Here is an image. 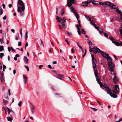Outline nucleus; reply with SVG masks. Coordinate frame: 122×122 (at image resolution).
<instances>
[{
	"label": "nucleus",
	"instance_id": "nucleus-15",
	"mask_svg": "<svg viewBox=\"0 0 122 122\" xmlns=\"http://www.w3.org/2000/svg\"><path fill=\"white\" fill-rule=\"evenodd\" d=\"M77 20L78 21V23L79 25L77 24L76 26L77 28V29H81V28H80V27H81V26L80 25V20Z\"/></svg>",
	"mask_w": 122,
	"mask_h": 122
},
{
	"label": "nucleus",
	"instance_id": "nucleus-29",
	"mask_svg": "<svg viewBox=\"0 0 122 122\" xmlns=\"http://www.w3.org/2000/svg\"><path fill=\"white\" fill-rule=\"evenodd\" d=\"M61 24L63 28H65L66 27L64 23V22H61Z\"/></svg>",
	"mask_w": 122,
	"mask_h": 122
},
{
	"label": "nucleus",
	"instance_id": "nucleus-40",
	"mask_svg": "<svg viewBox=\"0 0 122 122\" xmlns=\"http://www.w3.org/2000/svg\"><path fill=\"white\" fill-rule=\"evenodd\" d=\"M84 16L87 19H88L89 20H90L91 19V18L88 16H87V15H84Z\"/></svg>",
	"mask_w": 122,
	"mask_h": 122
},
{
	"label": "nucleus",
	"instance_id": "nucleus-3",
	"mask_svg": "<svg viewBox=\"0 0 122 122\" xmlns=\"http://www.w3.org/2000/svg\"><path fill=\"white\" fill-rule=\"evenodd\" d=\"M113 95H116L118 94L119 92V89L118 85H115L114 89L112 91Z\"/></svg>",
	"mask_w": 122,
	"mask_h": 122
},
{
	"label": "nucleus",
	"instance_id": "nucleus-33",
	"mask_svg": "<svg viewBox=\"0 0 122 122\" xmlns=\"http://www.w3.org/2000/svg\"><path fill=\"white\" fill-rule=\"evenodd\" d=\"M89 21H90L91 24L93 25L95 24V23L93 20H91L90 19L89 20Z\"/></svg>",
	"mask_w": 122,
	"mask_h": 122
},
{
	"label": "nucleus",
	"instance_id": "nucleus-12",
	"mask_svg": "<svg viewBox=\"0 0 122 122\" xmlns=\"http://www.w3.org/2000/svg\"><path fill=\"white\" fill-rule=\"evenodd\" d=\"M118 6L116 5H114L113 3H112V5L110 6V8H112L113 9H116L117 8Z\"/></svg>",
	"mask_w": 122,
	"mask_h": 122
},
{
	"label": "nucleus",
	"instance_id": "nucleus-39",
	"mask_svg": "<svg viewBox=\"0 0 122 122\" xmlns=\"http://www.w3.org/2000/svg\"><path fill=\"white\" fill-rule=\"evenodd\" d=\"M99 4L101 5H105V3L104 2H100L99 3Z\"/></svg>",
	"mask_w": 122,
	"mask_h": 122
},
{
	"label": "nucleus",
	"instance_id": "nucleus-38",
	"mask_svg": "<svg viewBox=\"0 0 122 122\" xmlns=\"http://www.w3.org/2000/svg\"><path fill=\"white\" fill-rule=\"evenodd\" d=\"M88 44H89V45L91 47V46H92V42L90 41H89L88 42Z\"/></svg>",
	"mask_w": 122,
	"mask_h": 122
},
{
	"label": "nucleus",
	"instance_id": "nucleus-26",
	"mask_svg": "<svg viewBox=\"0 0 122 122\" xmlns=\"http://www.w3.org/2000/svg\"><path fill=\"white\" fill-rule=\"evenodd\" d=\"M57 76L58 77L59 76V77H61L62 78H63L64 77V75H63L61 74H58V75H57Z\"/></svg>",
	"mask_w": 122,
	"mask_h": 122
},
{
	"label": "nucleus",
	"instance_id": "nucleus-19",
	"mask_svg": "<svg viewBox=\"0 0 122 122\" xmlns=\"http://www.w3.org/2000/svg\"><path fill=\"white\" fill-rule=\"evenodd\" d=\"M109 70L112 72H114V70L113 67H111L109 66L108 67Z\"/></svg>",
	"mask_w": 122,
	"mask_h": 122
},
{
	"label": "nucleus",
	"instance_id": "nucleus-37",
	"mask_svg": "<svg viewBox=\"0 0 122 122\" xmlns=\"http://www.w3.org/2000/svg\"><path fill=\"white\" fill-rule=\"evenodd\" d=\"M81 32L82 34H86V32L83 29H81Z\"/></svg>",
	"mask_w": 122,
	"mask_h": 122
},
{
	"label": "nucleus",
	"instance_id": "nucleus-20",
	"mask_svg": "<svg viewBox=\"0 0 122 122\" xmlns=\"http://www.w3.org/2000/svg\"><path fill=\"white\" fill-rule=\"evenodd\" d=\"M23 60L24 61L28 63L29 60L27 58V57L25 56H24L23 58Z\"/></svg>",
	"mask_w": 122,
	"mask_h": 122
},
{
	"label": "nucleus",
	"instance_id": "nucleus-61",
	"mask_svg": "<svg viewBox=\"0 0 122 122\" xmlns=\"http://www.w3.org/2000/svg\"><path fill=\"white\" fill-rule=\"evenodd\" d=\"M4 75V72H2L1 73V77H3Z\"/></svg>",
	"mask_w": 122,
	"mask_h": 122
},
{
	"label": "nucleus",
	"instance_id": "nucleus-56",
	"mask_svg": "<svg viewBox=\"0 0 122 122\" xmlns=\"http://www.w3.org/2000/svg\"><path fill=\"white\" fill-rule=\"evenodd\" d=\"M23 78L25 79V80H27V79L26 78V77L24 75H23Z\"/></svg>",
	"mask_w": 122,
	"mask_h": 122
},
{
	"label": "nucleus",
	"instance_id": "nucleus-8",
	"mask_svg": "<svg viewBox=\"0 0 122 122\" xmlns=\"http://www.w3.org/2000/svg\"><path fill=\"white\" fill-rule=\"evenodd\" d=\"M99 50L101 52H100V53L101 54L102 56L103 57L106 58L108 57V56H109V55L106 52L103 51L100 49H99Z\"/></svg>",
	"mask_w": 122,
	"mask_h": 122
},
{
	"label": "nucleus",
	"instance_id": "nucleus-44",
	"mask_svg": "<svg viewBox=\"0 0 122 122\" xmlns=\"http://www.w3.org/2000/svg\"><path fill=\"white\" fill-rule=\"evenodd\" d=\"M4 54L3 53H0V57L2 58V57L4 56Z\"/></svg>",
	"mask_w": 122,
	"mask_h": 122
},
{
	"label": "nucleus",
	"instance_id": "nucleus-63",
	"mask_svg": "<svg viewBox=\"0 0 122 122\" xmlns=\"http://www.w3.org/2000/svg\"><path fill=\"white\" fill-rule=\"evenodd\" d=\"M6 18V15H5L3 17V19L4 20H5Z\"/></svg>",
	"mask_w": 122,
	"mask_h": 122
},
{
	"label": "nucleus",
	"instance_id": "nucleus-13",
	"mask_svg": "<svg viewBox=\"0 0 122 122\" xmlns=\"http://www.w3.org/2000/svg\"><path fill=\"white\" fill-rule=\"evenodd\" d=\"M107 59V61L108 63V64L112 62V59L111 57L109 56H108V57L106 58Z\"/></svg>",
	"mask_w": 122,
	"mask_h": 122
},
{
	"label": "nucleus",
	"instance_id": "nucleus-51",
	"mask_svg": "<svg viewBox=\"0 0 122 122\" xmlns=\"http://www.w3.org/2000/svg\"><path fill=\"white\" fill-rule=\"evenodd\" d=\"M21 101H20L18 103V105L19 106H20L21 105Z\"/></svg>",
	"mask_w": 122,
	"mask_h": 122
},
{
	"label": "nucleus",
	"instance_id": "nucleus-22",
	"mask_svg": "<svg viewBox=\"0 0 122 122\" xmlns=\"http://www.w3.org/2000/svg\"><path fill=\"white\" fill-rule=\"evenodd\" d=\"M56 19L57 21L59 22H60L62 20L61 18L59 17L58 16L56 17Z\"/></svg>",
	"mask_w": 122,
	"mask_h": 122
},
{
	"label": "nucleus",
	"instance_id": "nucleus-16",
	"mask_svg": "<svg viewBox=\"0 0 122 122\" xmlns=\"http://www.w3.org/2000/svg\"><path fill=\"white\" fill-rule=\"evenodd\" d=\"M121 27L120 28L119 31L120 32V34L121 36V37L122 38V22L121 25Z\"/></svg>",
	"mask_w": 122,
	"mask_h": 122
},
{
	"label": "nucleus",
	"instance_id": "nucleus-24",
	"mask_svg": "<svg viewBox=\"0 0 122 122\" xmlns=\"http://www.w3.org/2000/svg\"><path fill=\"white\" fill-rule=\"evenodd\" d=\"M92 3L93 4L97 5L98 4V2L97 1H95L94 0H93L92 1Z\"/></svg>",
	"mask_w": 122,
	"mask_h": 122
},
{
	"label": "nucleus",
	"instance_id": "nucleus-50",
	"mask_svg": "<svg viewBox=\"0 0 122 122\" xmlns=\"http://www.w3.org/2000/svg\"><path fill=\"white\" fill-rule=\"evenodd\" d=\"M25 68L27 69V71H28L29 70V68L28 66H25Z\"/></svg>",
	"mask_w": 122,
	"mask_h": 122
},
{
	"label": "nucleus",
	"instance_id": "nucleus-2",
	"mask_svg": "<svg viewBox=\"0 0 122 122\" xmlns=\"http://www.w3.org/2000/svg\"><path fill=\"white\" fill-rule=\"evenodd\" d=\"M17 11L18 12L22 11H24L25 9V5L24 3L21 0H18L17 3Z\"/></svg>",
	"mask_w": 122,
	"mask_h": 122
},
{
	"label": "nucleus",
	"instance_id": "nucleus-57",
	"mask_svg": "<svg viewBox=\"0 0 122 122\" xmlns=\"http://www.w3.org/2000/svg\"><path fill=\"white\" fill-rule=\"evenodd\" d=\"M11 47V49L12 51L13 52V51H16L14 49H13V48L12 47Z\"/></svg>",
	"mask_w": 122,
	"mask_h": 122
},
{
	"label": "nucleus",
	"instance_id": "nucleus-32",
	"mask_svg": "<svg viewBox=\"0 0 122 122\" xmlns=\"http://www.w3.org/2000/svg\"><path fill=\"white\" fill-rule=\"evenodd\" d=\"M3 10L1 8H0V15H1L3 14Z\"/></svg>",
	"mask_w": 122,
	"mask_h": 122
},
{
	"label": "nucleus",
	"instance_id": "nucleus-60",
	"mask_svg": "<svg viewBox=\"0 0 122 122\" xmlns=\"http://www.w3.org/2000/svg\"><path fill=\"white\" fill-rule=\"evenodd\" d=\"M0 79V80L1 81V82H3V81L4 80V79H3V77L2 78V77H1Z\"/></svg>",
	"mask_w": 122,
	"mask_h": 122
},
{
	"label": "nucleus",
	"instance_id": "nucleus-53",
	"mask_svg": "<svg viewBox=\"0 0 122 122\" xmlns=\"http://www.w3.org/2000/svg\"><path fill=\"white\" fill-rule=\"evenodd\" d=\"M67 34L68 35H69V36H71V35H72V34L71 33L69 32H68L67 31Z\"/></svg>",
	"mask_w": 122,
	"mask_h": 122
},
{
	"label": "nucleus",
	"instance_id": "nucleus-31",
	"mask_svg": "<svg viewBox=\"0 0 122 122\" xmlns=\"http://www.w3.org/2000/svg\"><path fill=\"white\" fill-rule=\"evenodd\" d=\"M20 15L21 16H23L24 15V12L23 11H21V12H20Z\"/></svg>",
	"mask_w": 122,
	"mask_h": 122
},
{
	"label": "nucleus",
	"instance_id": "nucleus-55",
	"mask_svg": "<svg viewBox=\"0 0 122 122\" xmlns=\"http://www.w3.org/2000/svg\"><path fill=\"white\" fill-rule=\"evenodd\" d=\"M21 45V42H20L19 41L18 42V46H20Z\"/></svg>",
	"mask_w": 122,
	"mask_h": 122
},
{
	"label": "nucleus",
	"instance_id": "nucleus-58",
	"mask_svg": "<svg viewBox=\"0 0 122 122\" xmlns=\"http://www.w3.org/2000/svg\"><path fill=\"white\" fill-rule=\"evenodd\" d=\"M65 41H66V42L67 43L68 45H70V44L69 43L68 41L67 40H65Z\"/></svg>",
	"mask_w": 122,
	"mask_h": 122
},
{
	"label": "nucleus",
	"instance_id": "nucleus-43",
	"mask_svg": "<svg viewBox=\"0 0 122 122\" xmlns=\"http://www.w3.org/2000/svg\"><path fill=\"white\" fill-rule=\"evenodd\" d=\"M40 41H41V42L40 44V45H42V46H44V44H43V42L41 40V39H40Z\"/></svg>",
	"mask_w": 122,
	"mask_h": 122
},
{
	"label": "nucleus",
	"instance_id": "nucleus-27",
	"mask_svg": "<svg viewBox=\"0 0 122 122\" xmlns=\"http://www.w3.org/2000/svg\"><path fill=\"white\" fill-rule=\"evenodd\" d=\"M110 40L112 41V42L114 44L115 41H114V39L112 37H111L110 38Z\"/></svg>",
	"mask_w": 122,
	"mask_h": 122
},
{
	"label": "nucleus",
	"instance_id": "nucleus-21",
	"mask_svg": "<svg viewBox=\"0 0 122 122\" xmlns=\"http://www.w3.org/2000/svg\"><path fill=\"white\" fill-rule=\"evenodd\" d=\"M114 44L116 46H121L119 42L117 41H115Z\"/></svg>",
	"mask_w": 122,
	"mask_h": 122
},
{
	"label": "nucleus",
	"instance_id": "nucleus-64",
	"mask_svg": "<svg viewBox=\"0 0 122 122\" xmlns=\"http://www.w3.org/2000/svg\"><path fill=\"white\" fill-rule=\"evenodd\" d=\"M114 20L113 19H111L110 20V22H113Z\"/></svg>",
	"mask_w": 122,
	"mask_h": 122
},
{
	"label": "nucleus",
	"instance_id": "nucleus-62",
	"mask_svg": "<svg viewBox=\"0 0 122 122\" xmlns=\"http://www.w3.org/2000/svg\"><path fill=\"white\" fill-rule=\"evenodd\" d=\"M71 52L73 53H74L75 52V51L73 48L71 49Z\"/></svg>",
	"mask_w": 122,
	"mask_h": 122
},
{
	"label": "nucleus",
	"instance_id": "nucleus-23",
	"mask_svg": "<svg viewBox=\"0 0 122 122\" xmlns=\"http://www.w3.org/2000/svg\"><path fill=\"white\" fill-rule=\"evenodd\" d=\"M112 3L109 1H106L105 2V5H112Z\"/></svg>",
	"mask_w": 122,
	"mask_h": 122
},
{
	"label": "nucleus",
	"instance_id": "nucleus-49",
	"mask_svg": "<svg viewBox=\"0 0 122 122\" xmlns=\"http://www.w3.org/2000/svg\"><path fill=\"white\" fill-rule=\"evenodd\" d=\"M53 71L57 76L58 75V74L56 71L53 70Z\"/></svg>",
	"mask_w": 122,
	"mask_h": 122
},
{
	"label": "nucleus",
	"instance_id": "nucleus-14",
	"mask_svg": "<svg viewBox=\"0 0 122 122\" xmlns=\"http://www.w3.org/2000/svg\"><path fill=\"white\" fill-rule=\"evenodd\" d=\"M108 66L109 67L110 66L111 67V66L112 67H115V65L114 63L111 62L108 64Z\"/></svg>",
	"mask_w": 122,
	"mask_h": 122
},
{
	"label": "nucleus",
	"instance_id": "nucleus-28",
	"mask_svg": "<svg viewBox=\"0 0 122 122\" xmlns=\"http://www.w3.org/2000/svg\"><path fill=\"white\" fill-rule=\"evenodd\" d=\"M4 47L2 46H0V51H1L4 50Z\"/></svg>",
	"mask_w": 122,
	"mask_h": 122
},
{
	"label": "nucleus",
	"instance_id": "nucleus-4",
	"mask_svg": "<svg viewBox=\"0 0 122 122\" xmlns=\"http://www.w3.org/2000/svg\"><path fill=\"white\" fill-rule=\"evenodd\" d=\"M106 90L107 92V93L109 94L111 97L114 98H116L117 97V95H113V93L111 92L112 90L110 88H108L106 89Z\"/></svg>",
	"mask_w": 122,
	"mask_h": 122
},
{
	"label": "nucleus",
	"instance_id": "nucleus-48",
	"mask_svg": "<svg viewBox=\"0 0 122 122\" xmlns=\"http://www.w3.org/2000/svg\"><path fill=\"white\" fill-rule=\"evenodd\" d=\"M20 34L21 35V37H22V28H20Z\"/></svg>",
	"mask_w": 122,
	"mask_h": 122
},
{
	"label": "nucleus",
	"instance_id": "nucleus-11",
	"mask_svg": "<svg viewBox=\"0 0 122 122\" xmlns=\"http://www.w3.org/2000/svg\"><path fill=\"white\" fill-rule=\"evenodd\" d=\"M10 116L6 117V118L8 121H12L13 120V118L12 116L10 115H9Z\"/></svg>",
	"mask_w": 122,
	"mask_h": 122
},
{
	"label": "nucleus",
	"instance_id": "nucleus-36",
	"mask_svg": "<svg viewBox=\"0 0 122 122\" xmlns=\"http://www.w3.org/2000/svg\"><path fill=\"white\" fill-rule=\"evenodd\" d=\"M77 29L78 30L77 31L79 35H80L81 34V32L80 30L81 29Z\"/></svg>",
	"mask_w": 122,
	"mask_h": 122
},
{
	"label": "nucleus",
	"instance_id": "nucleus-41",
	"mask_svg": "<svg viewBox=\"0 0 122 122\" xmlns=\"http://www.w3.org/2000/svg\"><path fill=\"white\" fill-rule=\"evenodd\" d=\"M3 38H3L2 39H0V41L1 44H3L4 43Z\"/></svg>",
	"mask_w": 122,
	"mask_h": 122
},
{
	"label": "nucleus",
	"instance_id": "nucleus-54",
	"mask_svg": "<svg viewBox=\"0 0 122 122\" xmlns=\"http://www.w3.org/2000/svg\"><path fill=\"white\" fill-rule=\"evenodd\" d=\"M91 109H92L94 111H96L97 110V109H96L95 108H93L91 107Z\"/></svg>",
	"mask_w": 122,
	"mask_h": 122
},
{
	"label": "nucleus",
	"instance_id": "nucleus-1",
	"mask_svg": "<svg viewBox=\"0 0 122 122\" xmlns=\"http://www.w3.org/2000/svg\"><path fill=\"white\" fill-rule=\"evenodd\" d=\"M92 57V67L94 71V73L96 77V78L97 81L98 82L100 85L102 84V83L100 81V80L97 78L98 77V72L97 70V68L96 67V63H97L96 60L95 58L94 57V56L92 54H91Z\"/></svg>",
	"mask_w": 122,
	"mask_h": 122
},
{
	"label": "nucleus",
	"instance_id": "nucleus-35",
	"mask_svg": "<svg viewBox=\"0 0 122 122\" xmlns=\"http://www.w3.org/2000/svg\"><path fill=\"white\" fill-rule=\"evenodd\" d=\"M28 31H26L25 33V39L26 40L28 37Z\"/></svg>",
	"mask_w": 122,
	"mask_h": 122
},
{
	"label": "nucleus",
	"instance_id": "nucleus-10",
	"mask_svg": "<svg viewBox=\"0 0 122 122\" xmlns=\"http://www.w3.org/2000/svg\"><path fill=\"white\" fill-rule=\"evenodd\" d=\"M92 2L91 0H87L86 2H82V5L84 6H86L88 4Z\"/></svg>",
	"mask_w": 122,
	"mask_h": 122
},
{
	"label": "nucleus",
	"instance_id": "nucleus-18",
	"mask_svg": "<svg viewBox=\"0 0 122 122\" xmlns=\"http://www.w3.org/2000/svg\"><path fill=\"white\" fill-rule=\"evenodd\" d=\"M113 81L116 83L117 81V78L116 76H114L113 79Z\"/></svg>",
	"mask_w": 122,
	"mask_h": 122
},
{
	"label": "nucleus",
	"instance_id": "nucleus-34",
	"mask_svg": "<svg viewBox=\"0 0 122 122\" xmlns=\"http://www.w3.org/2000/svg\"><path fill=\"white\" fill-rule=\"evenodd\" d=\"M7 111H8V114H9L10 113L11 111L10 110V109L8 107H7V110H6V112H7Z\"/></svg>",
	"mask_w": 122,
	"mask_h": 122
},
{
	"label": "nucleus",
	"instance_id": "nucleus-47",
	"mask_svg": "<svg viewBox=\"0 0 122 122\" xmlns=\"http://www.w3.org/2000/svg\"><path fill=\"white\" fill-rule=\"evenodd\" d=\"M104 36L106 37L107 38L108 37V36L107 34L105 33H103Z\"/></svg>",
	"mask_w": 122,
	"mask_h": 122
},
{
	"label": "nucleus",
	"instance_id": "nucleus-30",
	"mask_svg": "<svg viewBox=\"0 0 122 122\" xmlns=\"http://www.w3.org/2000/svg\"><path fill=\"white\" fill-rule=\"evenodd\" d=\"M3 102H4V104L5 105L8 103V101L7 100H5L3 99Z\"/></svg>",
	"mask_w": 122,
	"mask_h": 122
},
{
	"label": "nucleus",
	"instance_id": "nucleus-9",
	"mask_svg": "<svg viewBox=\"0 0 122 122\" xmlns=\"http://www.w3.org/2000/svg\"><path fill=\"white\" fill-rule=\"evenodd\" d=\"M30 107L32 114H34L35 111V107L34 105L31 103H30Z\"/></svg>",
	"mask_w": 122,
	"mask_h": 122
},
{
	"label": "nucleus",
	"instance_id": "nucleus-45",
	"mask_svg": "<svg viewBox=\"0 0 122 122\" xmlns=\"http://www.w3.org/2000/svg\"><path fill=\"white\" fill-rule=\"evenodd\" d=\"M2 108L4 109V110H5V113H6V110H7V107H5L4 106H3V107Z\"/></svg>",
	"mask_w": 122,
	"mask_h": 122
},
{
	"label": "nucleus",
	"instance_id": "nucleus-17",
	"mask_svg": "<svg viewBox=\"0 0 122 122\" xmlns=\"http://www.w3.org/2000/svg\"><path fill=\"white\" fill-rule=\"evenodd\" d=\"M97 30H98L100 33L101 34L103 32L102 29L100 27H98Z\"/></svg>",
	"mask_w": 122,
	"mask_h": 122
},
{
	"label": "nucleus",
	"instance_id": "nucleus-7",
	"mask_svg": "<svg viewBox=\"0 0 122 122\" xmlns=\"http://www.w3.org/2000/svg\"><path fill=\"white\" fill-rule=\"evenodd\" d=\"M75 2V0H67V5L68 7H70L72 5V4H74Z\"/></svg>",
	"mask_w": 122,
	"mask_h": 122
},
{
	"label": "nucleus",
	"instance_id": "nucleus-59",
	"mask_svg": "<svg viewBox=\"0 0 122 122\" xmlns=\"http://www.w3.org/2000/svg\"><path fill=\"white\" fill-rule=\"evenodd\" d=\"M113 56L114 58H115V59L117 60H118V58H117V57H116V56L114 55H113Z\"/></svg>",
	"mask_w": 122,
	"mask_h": 122
},
{
	"label": "nucleus",
	"instance_id": "nucleus-5",
	"mask_svg": "<svg viewBox=\"0 0 122 122\" xmlns=\"http://www.w3.org/2000/svg\"><path fill=\"white\" fill-rule=\"evenodd\" d=\"M89 51L90 52H92L93 51V52L95 53H97V52L100 53V52H101L99 50L100 49L98 48H92L90 46H89Z\"/></svg>",
	"mask_w": 122,
	"mask_h": 122
},
{
	"label": "nucleus",
	"instance_id": "nucleus-6",
	"mask_svg": "<svg viewBox=\"0 0 122 122\" xmlns=\"http://www.w3.org/2000/svg\"><path fill=\"white\" fill-rule=\"evenodd\" d=\"M71 11L73 12L75 14V15L76 16L77 19L78 20L79 19V15L76 12V11L75 10V8L74 7H71L70 8Z\"/></svg>",
	"mask_w": 122,
	"mask_h": 122
},
{
	"label": "nucleus",
	"instance_id": "nucleus-42",
	"mask_svg": "<svg viewBox=\"0 0 122 122\" xmlns=\"http://www.w3.org/2000/svg\"><path fill=\"white\" fill-rule=\"evenodd\" d=\"M62 20L63 21V22H65L66 20V19L65 17H63L62 19Z\"/></svg>",
	"mask_w": 122,
	"mask_h": 122
},
{
	"label": "nucleus",
	"instance_id": "nucleus-52",
	"mask_svg": "<svg viewBox=\"0 0 122 122\" xmlns=\"http://www.w3.org/2000/svg\"><path fill=\"white\" fill-rule=\"evenodd\" d=\"M80 49L79 50V51H80L81 50L83 52V53L84 51L83 50V48L81 46V47H79Z\"/></svg>",
	"mask_w": 122,
	"mask_h": 122
},
{
	"label": "nucleus",
	"instance_id": "nucleus-46",
	"mask_svg": "<svg viewBox=\"0 0 122 122\" xmlns=\"http://www.w3.org/2000/svg\"><path fill=\"white\" fill-rule=\"evenodd\" d=\"M94 25V27L96 29H97V30L98 29V27L95 24L93 25Z\"/></svg>",
	"mask_w": 122,
	"mask_h": 122
},
{
	"label": "nucleus",
	"instance_id": "nucleus-25",
	"mask_svg": "<svg viewBox=\"0 0 122 122\" xmlns=\"http://www.w3.org/2000/svg\"><path fill=\"white\" fill-rule=\"evenodd\" d=\"M116 11L119 14H122V12L121 10H119V9H117Z\"/></svg>",
	"mask_w": 122,
	"mask_h": 122
}]
</instances>
